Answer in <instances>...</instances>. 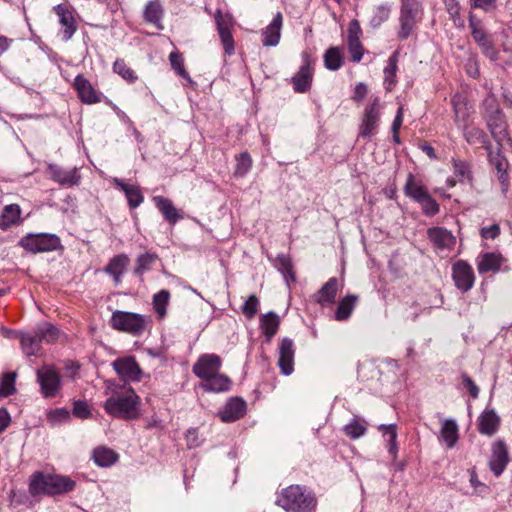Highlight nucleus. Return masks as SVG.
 I'll list each match as a JSON object with an SVG mask.
<instances>
[{"mask_svg":"<svg viewBox=\"0 0 512 512\" xmlns=\"http://www.w3.org/2000/svg\"><path fill=\"white\" fill-rule=\"evenodd\" d=\"M279 325L280 318L276 313L270 311L267 314L261 316L260 327L266 337L267 342H270L274 335L277 333Z\"/></svg>","mask_w":512,"mask_h":512,"instance_id":"nucleus-32","label":"nucleus"},{"mask_svg":"<svg viewBox=\"0 0 512 512\" xmlns=\"http://www.w3.org/2000/svg\"><path fill=\"white\" fill-rule=\"evenodd\" d=\"M222 366V359L217 354L206 353L202 354L192 367L193 373L200 379L207 381L218 371Z\"/></svg>","mask_w":512,"mask_h":512,"instance_id":"nucleus-9","label":"nucleus"},{"mask_svg":"<svg viewBox=\"0 0 512 512\" xmlns=\"http://www.w3.org/2000/svg\"><path fill=\"white\" fill-rule=\"evenodd\" d=\"M36 381L44 398H54L62 388L60 374L50 365H44L36 371Z\"/></svg>","mask_w":512,"mask_h":512,"instance_id":"nucleus-6","label":"nucleus"},{"mask_svg":"<svg viewBox=\"0 0 512 512\" xmlns=\"http://www.w3.org/2000/svg\"><path fill=\"white\" fill-rule=\"evenodd\" d=\"M454 173L460 177L461 181L470 180V166L467 162L462 160L454 161Z\"/></svg>","mask_w":512,"mask_h":512,"instance_id":"nucleus-59","label":"nucleus"},{"mask_svg":"<svg viewBox=\"0 0 512 512\" xmlns=\"http://www.w3.org/2000/svg\"><path fill=\"white\" fill-rule=\"evenodd\" d=\"M276 267L283 274L287 283L289 279L291 281H295L292 262L288 256L284 254L278 255L276 259Z\"/></svg>","mask_w":512,"mask_h":512,"instance_id":"nucleus-44","label":"nucleus"},{"mask_svg":"<svg viewBox=\"0 0 512 512\" xmlns=\"http://www.w3.org/2000/svg\"><path fill=\"white\" fill-rule=\"evenodd\" d=\"M427 235L429 240L438 248V249H453L456 238L455 236L446 228L443 227H433L428 229Z\"/></svg>","mask_w":512,"mask_h":512,"instance_id":"nucleus-20","label":"nucleus"},{"mask_svg":"<svg viewBox=\"0 0 512 512\" xmlns=\"http://www.w3.org/2000/svg\"><path fill=\"white\" fill-rule=\"evenodd\" d=\"M73 415L80 419H87L91 415L90 408L85 401H75L73 404Z\"/></svg>","mask_w":512,"mask_h":512,"instance_id":"nucleus-60","label":"nucleus"},{"mask_svg":"<svg viewBox=\"0 0 512 512\" xmlns=\"http://www.w3.org/2000/svg\"><path fill=\"white\" fill-rule=\"evenodd\" d=\"M469 27L471 29L473 39L478 43L479 46L489 41L486 33L480 27V22L476 20L472 15L469 17Z\"/></svg>","mask_w":512,"mask_h":512,"instance_id":"nucleus-50","label":"nucleus"},{"mask_svg":"<svg viewBox=\"0 0 512 512\" xmlns=\"http://www.w3.org/2000/svg\"><path fill=\"white\" fill-rule=\"evenodd\" d=\"M419 205L421 206L423 213L428 217H432L439 212V204L431 195H428L419 203Z\"/></svg>","mask_w":512,"mask_h":512,"instance_id":"nucleus-55","label":"nucleus"},{"mask_svg":"<svg viewBox=\"0 0 512 512\" xmlns=\"http://www.w3.org/2000/svg\"><path fill=\"white\" fill-rule=\"evenodd\" d=\"M324 64L325 67L331 71H336L341 68L343 58L338 47H331L325 52Z\"/></svg>","mask_w":512,"mask_h":512,"instance_id":"nucleus-41","label":"nucleus"},{"mask_svg":"<svg viewBox=\"0 0 512 512\" xmlns=\"http://www.w3.org/2000/svg\"><path fill=\"white\" fill-rule=\"evenodd\" d=\"M391 13V5L388 3L381 4L374 10L373 17L371 19V24L374 27L380 26L382 23L387 21L390 17Z\"/></svg>","mask_w":512,"mask_h":512,"instance_id":"nucleus-47","label":"nucleus"},{"mask_svg":"<svg viewBox=\"0 0 512 512\" xmlns=\"http://www.w3.org/2000/svg\"><path fill=\"white\" fill-rule=\"evenodd\" d=\"M20 245L32 253H42L58 249L61 246V242L55 234L40 233L24 236L20 240Z\"/></svg>","mask_w":512,"mask_h":512,"instance_id":"nucleus-7","label":"nucleus"},{"mask_svg":"<svg viewBox=\"0 0 512 512\" xmlns=\"http://www.w3.org/2000/svg\"><path fill=\"white\" fill-rule=\"evenodd\" d=\"M282 14L278 12L263 32L262 44L266 47L276 46L279 43L282 28Z\"/></svg>","mask_w":512,"mask_h":512,"instance_id":"nucleus-26","label":"nucleus"},{"mask_svg":"<svg viewBox=\"0 0 512 512\" xmlns=\"http://www.w3.org/2000/svg\"><path fill=\"white\" fill-rule=\"evenodd\" d=\"M15 376L13 374H5L0 382V395L9 396L14 391Z\"/></svg>","mask_w":512,"mask_h":512,"instance_id":"nucleus-58","label":"nucleus"},{"mask_svg":"<svg viewBox=\"0 0 512 512\" xmlns=\"http://www.w3.org/2000/svg\"><path fill=\"white\" fill-rule=\"evenodd\" d=\"M236 167L234 170V175L236 177H244L252 166V159L248 152H243L239 156L236 157Z\"/></svg>","mask_w":512,"mask_h":512,"instance_id":"nucleus-45","label":"nucleus"},{"mask_svg":"<svg viewBox=\"0 0 512 512\" xmlns=\"http://www.w3.org/2000/svg\"><path fill=\"white\" fill-rule=\"evenodd\" d=\"M508 463V451L503 441H497L492 447V455L489 461L490 469L495 477H499Z\"/></svg>","mask_w":512,"mask_h":512,"instance_id":"nucleus-19","label":"nucleus"},{"mask_svg":"<svg viewBox=\"0 0 512 512\" xmlns=\"http://www.w3.org/2000/svg\"><path fill=\"white\" fill-rule=\"evenodd\" d=\"M80 100L85 104H95L101 101V93L97 92L90 81L78 74L73 83Z\"/></svg>","mask_w":512,"mask_h":512,"instance_id":"nucleus-17","label":"nucleus"},{"mask_svg":"<svg viewBox=\"0 0 512 512\" xmlns=\"http://www.w3.org/2000/svg\"><path fill=\"white\" fill-rule=\"evenodd\" d=\"M276 504L287 512H313L317 500L313 492L299 484H291L282 489Z\"/></svg>","mask_w":512,"mask_h":512,"instance_id":"nucleus-3","label":"nucleus"},{"mask_svg":"<svg viewBox=\"0 0 512 512\" xmlns=\"http://www.w3.org/2000/svg\"><path fill=\"white\" fill-rule=\"evenodd\" d=\"M215 19L225 54L230 56L235 51L234 39L231 33L232 18L227 14L223 15L221 12H218Z\"/></svg>","mask_w":512,"mask_h":512,"instance_id":"nucleus-14","label":"nucleus"},{"mask_svg":"<svg viewBox=\"0 0 512 512\" xmlns=\"http://www.w3.org/2000/svg\"><path fill=\"white\" fill-rule=\"evenodd\" d=\"M113 70L115 73L119 74L123 79L127 80L128 82L132 83L137 79V76L135 75L134 71L130 69L122 59H117L114 62Z\"/></svg>","mask_w":512,"mask_h":512,"instance_id":"nucleus-51","label":"nucleus"},{"mask_svg":"<svg viewBox=\"0 0 512 512\" xmlns=\"http://www.w3.org/2000/svg\"><path fill=\"white\" fill-rule=\"evenodd\" d=\"M502 257L496 253H484L477 258V269L480 274L496 272L500 269Z\"/></svg>","mask_w":512,"mask_h":512,"instance_id":"nucleus-30","label":"nucleus"},{"mask_svg":"<svg viewBox=\"0 0 512 512\" xmlns=\"http://www.w3.org/2000/svg\"><path fill=\"white\" fill-rule=\"evenodd\" d=\"M404 194L418 204L430 195L427 188L417 181L411 173L407 176L404 186Z\"/></svg>","mask_w":512,"mask_h":512,"instance_id":"nucleus-27","label":"nucleus"},{"mask_svg":"<svg viewBox=\"0 0 512 512\" xmlns=\"http://www.w3.org/2000/svg\"><path fill=\"white\" fill-rule=\"evenodd\" d=\"M480 235L484 239H492L494 240L500 235V227L498 224H492L489 227H483L480 230Z\"/></svg>","mask_w":512,"mask_h":512,"instance_id":"nucleus-62","label":"nucleus"},{"mask_svg":"<svg viewBox=\"0 0 512 512\" xmlns=\"http://www.w3.org/2000/svg\"><path fill=\"white\" fill-rule=\"evenodd\" d=\"M343 431L351 439H358L365 435L367 431V422L357 416L343 427Z\"/></svg>","mask_w":512,"mask_h":512,"instance_id":"nucleus-37","label":"nucleus"},{"mask_svg":"<svg viewBox=\"0 0 512 512\" xmlns=\"http://www.w3.org/2000/svg\"><path fill=\"white\" fill-rule=\"evenodd\" d=\"M21 209L17 204L6 205L0 214V228L7 229L20 219Z\"/></svg>","mask_w":512,"mask_h":512,"instance_id":"nucleus-35","label":"nucleus"},{"mask_svg":"<svg viewBox=\"0 0 512 512\" xmlns=\"http://www.w3.org/2000/svg\"><path fill=\"white\" fill-rule=\"evenodd\" d=\"M54 10L59 17V23L64 27V30L62 31V39L64 41H69L77 30L73 14L63 4L55 6Z\"/></svg>","mask_w":512,"mask_h":512,"instance_id":"nucleus-22","label":"nucleus"},{"mask_svg":"<svg viewBox=\"0 0 512 512\" xmlns=\"http://www.w3.org/2000/svg\"><path fill=\"white\" fill-rule=\"evenodd\" d=\"M163 15L161 5L156 1H150L144 10V18L147 22L153 23L160 27L159 23Z\"/></svg>","mask_w":512,"mask_h":512,"instance_id":"nucleus-42","label":"nucleus"},{"mask_svg":"<svg viewBox=\"0 0 512 512\" xmlns=\"http://www.w3.org/2000/svg\"><path fill=\"white\" fill-rule=\"evenodd\" d=\"M362 36V29L358 20L353 19L348 25L347 40H360Z\"/></svg>","mask_w":512,"mask_h":512,"instance_id":"nucleus-61","label":"nucleus"},{"mask_svg":"<svg viewBox=\"0 0 512 512\" xmlns=\"http://www.w3.org/2000/svg\"><path fill=\"white\" fill-rule=\"evenodd\" d=\"M464 137L470 144H485L486 143V136L483 133V131L479 130L478 128L471 127L467 128L464 131Z\"/></svg>","mask_w":512,"mask_h":512,"instance_id":"nucleus-52","label":"nucleus"},{"mask_svg":"<svg viewBox=\"0 0 512 512\" xmlns=\"http://www.w3.org/2000/svg\"><path fill=\"white\" fill-rule=\"evenodd\" d=\"M312 78L313 70L310 64L309 57L307 55H304L303 64L301 65L296 75L292 78L295 92H307L310 89Z\"/></svg>","mask_w":512,"mask_h":512,"instance_id":"nucleus-18","label":"nucleus"},{"mask_svg":"<svg viewBox=\"0 0 512 512\" xmlns=\"http://www.w3.org/2000/svg\"><path fill=\"white\" fill-rule=\"evenodd\" d=\"M169 61L172 66V68L176 71L178 75L181 77L190 80L184 65H183V59L177 52H171L169 55Z\"/></svg>","mask_w":512,"mask_h":512,"instance_id":"nucleus-54","label":"nucleus"},{"mask_svg":"<svg viewBox=\"0 0 512 512\" xmlns=\"http://www.w3.org/2000/svg\"><path fill=\"white\" fill-rule=\"evenodd\" d=\"M259 300L255 295H251L242 306V313L248 318L252 319L258 311Z\"/></svg>","mask_w":512,"mask_h":512,"instance_id":"nucleus-53","label":"nucleus"},{"mask_svg":"<svg viewBox=\"0 0 512 512\" xmlns=\"http://www.w3.org/2000/svg\"><path fill=\"white\" fill-rule=\"evenodd\" d=\"M201 387L205 391L209 392H226L231 387V380L227 375L222 374L218 371L215 375H213L207 381L202 383Z\"/></svg>","mask_w":512,"mask_h":512,"instance_id":"nucleus-31","label":"nucleus"},{"mask_svg":"<svg viewBox=\"0 0 512 512\" xmlns=\"http://www.w3.org/2000/svg\"><path fill=\"white\" fill-rule=\"evenodd\" d=\"M113 184L116 188L124 192L128 204L131 208H136L144 201V196L140 188L136 185L127 184L122 179L113 178Z\"/></svg>","mask_w":512,"mask_h":512,"instance_id":"nucleus-25","label":"nucleus"},{"mask_svg":"<svg viewBox=\"0 0 512 512\" xmlns=\"http://www.w3.org/2000/svg\"><path fill=\"white\" fill-rule=\"evenodd\" d=\"M347 44L349 53L351 55V60L353 62H360L364 53V49L360 40H347Z\"/></svg>","mask_w":512,"mask_h":512,"instance_id":"nucleus-56","label":"nucleus"},{"mask_svg":"<svg viewBox=\"0 0 512 512\" xmlns=\"http://www.w3.org/2000/svg\"><path fill=\"white\" fill-rule=\"evenodd\" d=\"M499 426V417L493 410L484 411L479 418V431L485 435H493Z\"/></svg>","mask_w":512,"mask_h":512,"instance_id":"nucleus-33","label":"nucleus"},{"mask_svg":"<svg viewBox=\"0 0 512 512\" xmlns=\"http://www.w3.org/2000/svg\"><path fill=\"white\" fill-rule=\"evenodd\" d=\"M500 146L501 145H498L496 150H493L490 146H486V149L488 151V159L490 164L497 170V175L501 184V189L503 192H506L508 189V162L506 158L501 154Z\"/></svg>","mask_w":512,"mask_h":512,"instance_id":"nucleus-16","label":"nucleus"},{"mask_svg":"<svg viewBox=\"0 0 512 512\" xmlns=\"http://www.w3.org/2000/svg\"><path fill=\"white\" fill-rule=\"evenodd\" d=\"M357 300L358 297L356 295H347L344 297L337 306L335 318L339 321L348 319L354 310Z\"/></svg>","mask_w":512,"mask_h":512,"instance_id":"nucleus-38","label":"nucleus"},{"mask_svg":"<svg viewBox=\"0 0 512 512\" xmlns=\"http://www.w3.org/2000/svg\"><path fill=\"white\" fill-rule=\"evenodd\" d=\"M452 277L455 286L462 292L469 291L475 281L472 267L465 261L459 260L452 266Z\"/></svg>","mask_w":512,"mask_h":512,"instance_id":"nucleus-11","label":"nucleus"},{"mask_svg":"<svg viewBox=\"0 0 512 512\" xmlns=\"http://www.w3.org/2000/svg\"><path fill=\"white\" fill-rule=\"evenodd\" d=\"M422 18V5L419 0H401L398 38L406 40Z\"/></svg>","mask_w":512,"mask_h":512,"instance_id":"nucleus-4","label":"nucleus"},{"mask_svg":"<svg viewBox=\"0 0 512 512\" xmlns=\"http://www.w3.org/2000/svg\"><path fill=\"white\" fill-rule=\"evenodd\" d=\"M186 442H187V446L190 449L200 446L201 440H200L199 433H198L197 429L192 428L187 431Z\"/></svg>","mask_w":512,"mask_h":512,"instance_id":"nucleus-63","label":"nucleus"},{"mask_svg":"<svg viewBox=\"0 0 512 512\" xmlns=\"http://www.w3.org/2000/svg\"><path fill=\"white\" fill-rule=\"evenodd\" d=\"M487 124L498 145H502V142L507 139L504 114L499 109H496L488 117Z\"/></svg>","mask_w":512,"mask_h":512,"instance_id":"nucleus-23","label":"nucleus"},{"mask_svg":"<svg viewBox=\"0 0 512 512\" xmlns=\"http://www.w3.org/2000/svg\"><path fill=\"white\" fill-rule=\"evenodd\" d=\"M398 52H394L387 61L384 68V85L387 90H390L395 84V75L397 71Z\"/></svg>","mask_w":512,"mask_h":512,"instance_id":"nucleus-40","label":"nucleus"},{"mask_svg":"<svg viewBox=\"0 0 512 512\" xmlns=\"http://www.w3.org/2000/svg\"><path fill=\"white\" fill-rule=\"evenodd\" d=\"M245 412L246 402L242 398L232 397L218 411L217 415L222 422L229 423L242 418Z\"/></svg>","mask_w":512,"mask_h":512,"instance_id":"nucleus-15","label":"nucleus"},{"mask_svg":"<svg viewBox=\"0 0 512 512\" xmlns=\"http://www.w3.org/2000/svg\"><path fill=\"white\" fill-rule=\"evenodd\" d=\"M157 256L152 253H144L139 255L137 258V264L134 269L136 275H142L144 272L150 269L152 264L156 261Z\"/></svg>","mask_w":512,"mask_h":512,"instance_id":"nucleus-48","label":"nucleus"},{"mask_svg":"<svg viewBox=\"0 0 512 512\" xmlns=\"http://www.w3.org/2000/svg\"><path fill=\"white\" fill-rule=\"evenodd\" d=\"M295 346L292 339L284 337L279 343L278 367L283 375L289 376L294 371Z\"/></svg>","mask_w":512,"mask_h":512,"instance_id":"nucleus-12","label":"nucleus"},{"mask_svg":"<svg viewBox=\"0 0 512 512\" xmlns=\"http://www.w3.org/2000/svg\"><path fill=\"white\" fill-rule=\"evenodd\" d=\"M152 201L170 225H175L182 218V215L169 198L158 195L154 196Z\"/></svg>","mask_w":512,"mask_h":512,"instance_id":"nucleus-21","label":"nucleus"},{"mask_svg":"<svg viewBox=\"0 0 512 512\" xmlns=\"http://www.w3.org/2000/svg\"><path fill=\"white\" fill-rule=\"evenodd\" d=\"M36 332L41 339V342L47 344L56 342L61 335L60 330L48 322L38 325Z\"/></svg>","mask_w":512,"mask_h":512,"instance_id":"nucleus-39","label":"nucleus"},{"mask_svg":"<svg viewBox=\"0 0 512 512\" xmlns=\"http://www.w3.org/2000/svg\"><path fill=\"white\" fill-rule=\"evenodd\" d=\"M110 324L115 330L140 335L146 329L147 318L138 313L116 310L112 314Z\"/></svg>","mask_w":512,"mask_h":512,"instance_id":"nucleus-5","label":"nucleus"},{"mask_svg":"<svg viewBox=\"0 0 512 512\" xmlns=\"http://www.w3.org/2000/svg\"><path fill=\"white\" fill-rule=\"evenodd\" d=\"M441 437L448 448L454 447L458 440V425L452 419H446L442 423Z\"/></svg>","mask_w":512,"mask_h":512,"instance_id":"nucleus-36","label":"nucleus"},{"mask_svg":"<svg viewBox=\"0 0 512 512\" xmlns=\"http://www.w3.org/2000/svg\"><path fill=\"white\" fill-rule=\"evenodd\" d=\"M378 429L383 432V436L384 437H387V440H388V443H389L388 452L391 455H395V452H396V437H397L396 425L395 424H390V425L382 424V425L379 426Z\"/></svg>","mask_w":512,"mask_h":512,"instance_id":"nucleus-49","label":"nucleus"},{"mask_svg":"<svg viewBox=\"0 0 512 512\" xmlns=\"http://www.w3.org/2000/svg\"><path fill=\"white\" fill-rule=\"evenodd\" d=\"M112 366L119 377L125 382H138L141 380L143 371L132 356L117 358Z\"/></svg>","mask_w":512,"mask_h":512,"instance_id":"nucleus-10","label":"nucleus"},{"mask_svg":"<svg viewBox=\"0 0 512 512\" xmlns=\"http://www.w3.org/2000/svg\"><path fill=\"white\" fill-rule=\"evenodd\" d=\"M140 398L134 389L127 385L116 386L105 401V411L117 418L135 419L139 415Z\"/></svg>","mask_w":512,"mask_h":512,"instance_id":"nucleus-1","label":"nucleus"},{"mask_svg":"<svg viewBox=\"0 0 512 512\" xmlns=\"http://www.w3.org/2000/svg\"><path fill=\"white\" fill-rule=\"evenodd\" d=\"M447 12L454 21L455 25L463 26V21L460 20V7L456 0H444Z\"/></svg>","mask_w":512,"mask_h":512,"instance_id":"nucleus-57","label":"nucleus"},{"mask_svg":"<svg viewBox=\"0 0 512 512\" xmlns=\"http://www.w3.org/2000/svg\"><path fill=\"white\" fill-rule=\"evenodd\" d=\"M75 482H30L29 493L12 489L9 495L10 505L17 507L30 502V496L40 498L42 496H57L73 490Z\"/></svg>","mask_w":512,"mask_h":512,"instance_id":"nucleus-2","label":"nucleus"},{"mask_svg":"<svg viewBox=\"0 0 512 512\" xmlns=\"http://www.w3.org/2000/svg\"><path fill=\"white\" fill-rule=\"evenodd\" d=\"M480 47L482 49L483 54L491 61H496L498 59V51L493 46L490 40L487 41L486 43H483V45H481Z\"/></svg>","mask_w":512,"mask_h":512,"instance_id":"nucleus-64","label":"nucleus"},{"mask_svg":"<svg viewBox=\"0 0 512 512\" xmlns=\"http://www.w3.org/2000/svg\"><path fill=\"white\" fill-rule=\"evenodd\" d=\"M92 458L98 466L108 467L118 460V454L108 447L99 446L93 450Z\"/></svg>","mask_w":512,"mask_h":512,"instance_id":"nucleus-34","label":"nucleus"},{"mask_svg":"<svg viewBox=\"0 0 512 512\" xmlns=\"http://www.w3.org/2000/svg\"><path fill=\"white\" fill-rule=\"evenodd\" d=\"M48 172L53 181L64 187L78 185L81 180V175L76 167L65 169L57 164H49Z\"/></svg>","mask_w":512,"mask_h":512,"instance_id":"nucleus-13","label":"nucleus"},{"mask_svg":"<svg viewBox=\"0 0 512 512\" xmlns=\"http://www.w3.org/2000/svg\"><path fill=\"white\" fill-rule=\"evenodd\" d=\"M169 299L170 293L168 290L163 289L154 295L153 306L159 318H163L166 315V306Z\"/></svg>","mask_w":512,"mask_h":512,"instance_id":"nucleus-43","label":"nucleus"},{"mask_svg":"<svg viewBox=\"0 0 512 512\" xmlns=\"http://www.w3.org/2000/svg\"><path fill=\"white\" fill-rule=\"evenodd\" d=\"M21 349L27 356H39L41 353V339L36 330L34 333H19Z\"/></svg>","mask_w":512,"mask_h":512,"instance_id":"nucleus-29","label":"nucleus"},{"mask_svg":"<svg viewBox=\"0 0 512 512\" xmlns=\"http://www.w3.org/2000/svg\"><path fill=\"white\" fill-rule=\"evenodd\" d=\"M381 119V104L378 97L374 98L369 106L364 110L361 124L359 126V136L370 138L377 133Z\"/></svg>","mask_w":512,"mask_h":512,"instance_id":"nucleus-8","label":"nucleus"},{"mask_svg":"<svg viewBox=\"0 0 512 512\" xmlns=\"http://www.w3.org/2000/svg\"><path fill=\"white\" fill-rule=\"evenodd\" d=\"M129 258L125 254H119L110 259L109 263L104 268V272L113 277L114 284L119 285L121 283V276L129 265Z\"/></svg>","mask_w":512,"mask_h":512,"instance_id":"nucleus-24","label":"nucleus"},{"mask_svg":"<svg viewBox=\"0 0 512 512\" xmlns=\"http://www.w3.org/2000/svg\"><path fill=\"white\" fill-rule=\"evenodd\" d=\"M70 418V412L66 408H56L47 414V421L51 426L67 423Z\"/></svg>","mask_w":512,"mask_h":512,"instance_id":"nucleus-46","label":"nucleus"},{"mask_svg":"<svg viewBox=\"0 0 512 512\" xmlns=\"http://www.w3.org/2000/svg\"><path fill=\"white\" fill-rule=\"evenodd\" d=\"M337 291L338 279L336 277H332L318 291L315 300L321 306L331 305L335 302Z\"/></svg>","mask_w":512,"mask_h":512,"instance_id":"nucleus-28","label":"nucleus"}]
</instances>
